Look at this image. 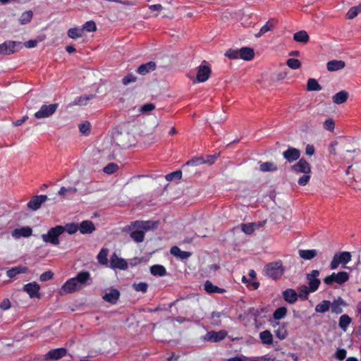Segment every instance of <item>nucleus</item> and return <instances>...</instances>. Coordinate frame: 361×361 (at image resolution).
Returning a JSON list of instances; mask_svg holds the SVG:
<instances>
[{
  "instance_id": "20",
  "label": "nucleus",
  "mask_w": 361,
  "mask_h": 361,
  "mask_svg": "<svg viewBox=\"0 0 361 361\" xmlns=\"http://www.w3.org/2000/svg\"><path fill=\"white\" fill-rule=\"evenodd\" d=\"M227 336V332L224 330L219 331H209L205 336V339L212 342H219L224 340Z\"/></svg>"
},
{
  "instance_id": "53",
  "label": "nucleus",
  "mask_w": 361,
  "mask_h": 361,
  "mask_svg": "<svg viewBox=\"0 0 361 361\" xmlns=\"http://www.w3.org/2000/svg\"><path fill=\"white\" fill-rule=\"evenodd\" d=\"M133 289L137 292L146 293L148 288V284L146 282L135 283L133 285Z\"/></svg>"
},
{
  "instance_id": "35",
  "label": "nucleus",
  "mask_w": 361,
  "mask_h": 361,
  "mask_svg": "<svg viewBox=\"0 0 361 361\" xmlns=\"http://www.w3.org/2000/svg\"><path fill=\"white\" fill-rule=\"evenodd\" d=\"M259 338L263 344L270 345L273 343V336L269 330L260 332Z\"/></svg>"
},
{
  "instance_id": "41",
  "label": "nucleus",
  "mask_w": 361,
  "mask_h": 361,
  "mask_svg": "<svg viewBox=\"0 0 361 361\" xmlns=\"http://www.w3.org/2000/svg\"><path fill=\"white\" fill-rule=\"evenodd\" d=\"M360 13H361V3L356 6L351 7L346 13L348 19L355 18Z\"/></svg>"
},
{
  "instance_id": "38",
  "label": "nucleus",
  "mask_w": 361,
  "mask_h": 361,
  "mask_svg": "<svg viewBox=\"0 0 361 361\" xmlns=\"http://www.w3.org/2000/svg\"><path fill=\"white\" fill-rule=\"evenodd\" d=\"M343 304V300L339 298L337 300H334L332 303H331L330 307L331 312L336 314H341L343 312V309L341 308V305Z\"/></svg>"
},
{
  "instance_id": "62",
  "label": "nucleus",
  "mask_w": 361,
  "mask_h": 361,
  "mask_svg": "<svg viewBox=\"0 0 361 361\" xmlns=\"http://www.w3.org/2000/svg\"><path fill=\"white\" fill-rule=\"evenodd\" d=\"M324 127L325 128V129L329 131H333L335 127V123L334 120L332 118L326 119L324 123Z\"/></svg>"
},
{
  "instance_id": "32",
  "label": "nucleus",
  "mask_w": 361,
  "mask_h": 361,
  "mask_svg": "<svg viewBox=\"0 0 361 361\" xmlns=\"http://www.w3.org/2000/svg\"><path fill=\"white\" fill-rule=\"evenodd\" d=\"M94 97H95L94 94H89V95L80 96V97H78L75 98V100L73 101V102L72 104H70L69 106H73V105H79V106L86 105L90 100L94 99Z\"/></svg>"
},
{
  "instance_id": "10",
  "label": "nucleus",
  "mask_w": 361,
  "mask_h": 361,
  "mask_svg": "<svg viewBox=\"0 0 361 361\" xmlns=\"http://www.w3.org/2000/svg\"><path fill=\"white\" fill-rule=\"evenodd\" d=\"M21 42L16 41H6L0 45V55H11L18 51L17 47L20 46Z\"/></svg>"
},
{
  "instance_id": "54",
  "label": "nucleus",
  "mask_w": 361,
  "mask_h": 361,
  "mask_svg": "<svg viewBox=\"0 0 361 361\" xmlns=\"http://www.w3.org/2000/svg\"><path fill=\"white\" fill-rule=\"evenodd\" d=\"M108 250H100L99 253L97 255L98 261L102 264H106L108 262Z\"/></svg>"
},
{
  "instance_id": "30",
  "label": "nucleus",
  "mask_w": 361,
  "mask_h": 361,
  "mask_svg": "<svg viewBox=\"0 0 361 361\" xmlns=\"http://www.w3.org/2000/svg\"><path fill=\"white\" fill-rule=\"evenodd\" d=\"M204 290L208 293H224L226 292V290L221 288H219L215 285H214L210 281L207 280L204 283Z\"/></svg>"
},
{
  "instance_id": "45",
  "label": "nucleus",
  "mask_w": 361,
  "mask_h": 361,
  "mask_svg": "<svg viewBox=\"0 0 361 361\" xmlns=\"http://www.w3.org/2000/svg\"><path fill=\"white\" fill-rule=\"evenodd\" d=\"M33 13L32 11H27L23 12L20 18L19 22L21 25H25L30 23L32 18Z\"/></svg>"
},
{
  "instance_id": "23",
  "label": "nucleus",
  "mask_w": 361,
  "mask_h": 361,
  "mask_svg": "<svg viewBox=\"0 0 361 361\" xmlns=\"http://www.w3.org/2000/svg\"><path fill=\"white\" fill-rule=\"evenodd\" d=\"M32 229L29 226H24L20 228H16L12 231V236L16 238L20 237H29L32 235Z\"/></svg>"
},
{
  "instance_id": "56",
  "label": "nucleus",
  "mask_w": 361,
  "mask_h": 361,
  "mask_svg": "<svg viewBox=\"0 0 361 361\" xmlns=\"http://www.w3.org/2000/svg\"><path fill=\"white\" fill-rule=\"evenodd\" d=\"M137 78L133 73H128L122 79V83L123 85H128L130 83L136 82Z\"/></svg>"
},
{
  "instance_id": "46",
  "label": "nucleus",
  "mask_w": 361,
  "mask_h": 361,
  "mask_svg": "<svg viewBox=\"0 0 361 361\" xmlns=\"http://www.w3.org/2000/svg\"><path fill=\"white\" fill-rule=\"evenodd\" d=\"M351 322V318L348 314H343L339 319V326L343 331H346L347 327Z\"/></svg>"
},
{
  "instance_id": "21",
  "label": "nucleus",
  "mask_w": 361,
  "mask_h": 361,
  "mask_svg": "<svg viewBox=\"0 0 361 361\" xmlns=\"http://www.w3.org/2000/svg\"><path fill=\"white\" fill-rule=\"evenodd\" d=\"M283 300L289 304H294L298 298V295L295 290L287 288L282 292Z\"/></svg>"
},
{
  "instance_id": "24",
  "label": "nucleus",
  "mask_w": 361,
  "mask_h": 361,
  "mask_svg": "<svg viewBox=\"0 0 361 361\" xmlns=\"http://www.w3.org/2000/svg\"><path fill=\"white\" fill-rule=\"evenodd\" d=\"M155 68L156 63L154 61H149L148 63L140 65L137 68V72L140 75H145L149 73V72L155 70Z\"/></svg>"
},
{
  "instance_id": "52",
  "label": "nucleus",
  "mask_w": 361,
  "mask_h": 361,
  "mask_svg": "<svg viewBox=\"0 0 361 361\" xmlns=\"http://www.w3.org/2000/svg\"><path fill=\"white\" fill-rule=\"evenodd\" d=\"M77 192V188L74 187L65 188L61 187L59 191V195L61 196H66L68 194L75 195Z\"/></svg>"
},
{
  "instance_id": "57",
  "label": "nucleus",
  "mask_w": 361,
  "mask_h": 361,
  "mask_svg": "<svg viewBox=\"0 0 361 361\" xmlns=\"http://www.w3.org/2000/svg\"><path fill=\"white\" fill-rule=\"evenodd\" d=\"M225 56L231 59H237L240 58L239 49H229L226 51Z\"/></svg>"
},
{
  "instance_id": "42",
  "label": "nucleus",
  "mask_w": 361,
  "mask_h": 361,
  "mask_svg": "<svg viewBox=\"0 0 361 361\" xmlns=\"http://www.w3.org/2000/svg\"><path fill=\"white\" fill-rule=\"evenodd\" d=\"M330 301L323 300L316 306L315 311L319 313H324L330 309Z\"/></svg>"
},
{
  "instance_id": "15",
  "label": "nucleus",
  "mask_w": 361,
  "mask_h": 361,
  "mask_svg": "<svg viewBox=\"0 0 361 361\" xmlns=\"http://www.w3.org/2000/svg\"><path fill=\"white\" fill-rule=\"evenodd\" d=\"M48 197L45 195L33 196L27 202V207L32 211H36L40 208L42 204L47 200Z\"/></svg>"
},
{
  "instance_id": "14",
  "label": "nucleus",
  "mask_w": 361,
  "mask_h": 361,
  "mask_svg": "<svg viewBox=\"0 0 361 361\" xmlns=\"http://www.w3.org/2000/svg\"><path fill=\"white\" fill-rule=\"evenodd\" d=\"M66 353L67 350L65 348L52 349L45 354L44 359L46 360H58L66 356Z\"/></svg>"
},
{
  "instance_id": "6",
  "label": "nucleus",
  "mask_w": 361,
  "mask_h": 361,
  "mask_svg": "<svg viewBox=\"0 0 361 361\" xmlns=\"http://www.w3.org/2000/svg\"><path fill=\"white\" fill-rule=\"evenodd\" d=\"M265 224V221L252 222L247 224H241L240 226L235 227L233 228L234 233H239L243 231L247 235H250L253 232L262 227Z\"/></svg>"
},
{
  "instance_id": "44",
  "label": "nucleus",
  "mask_w": 361,
  "mask_h": 361,
  "mask_svg": "<svg viewBox=\"0 0 361 361\" xmlns=\"http://www.w3.org/2000/svg\"><path fill=\"white\" fill-rule=\"evenodd\" d=\"M287 308L286 307H280L277 308L273 313L274 320H280L283 319L287 314Z\"/></svg>"
},
{
  "instance_id": "28",
  "label": "nucleus",
  "mask_w": 361,
  "mask_h": 361,
  "mask_svg": "<svg viewBox=\"0 0 361 361\" xmlns=\"http://www.w3.org/2000/svg\"><path fill=\"white\" fill-rule=\"evenodd\" d=\"M327 69L329 71H336L343 68L345 66V63L341 60H332L327 63Z\"/></svg>"
},
{
  "instance_id": "43",
  "label": "nucleus",
  "mask_w": 361,
  "mask_h": 361,
  "mask_svg": "<svg viewBox=\"0 0 361 361\" xmlns=\"http://www.w3.org/2000/svg\"><path fill=\"white\" fill-rule=\"evenodd\" d=\"M83 34V29L78 27L70 28L68 30V36L71 39L81 37Z\"/></svg>"
},
{
  "instance_id": "22",
  "label": "nucleus",
  "mask_w": 361,
  "mask_h": 361,
  "mask_svg": "<svg viewBox=\"0 0 361 361\" xmlns=\"http://www.w3.org/2000/svg\"><path fill=\"white\" fill-rule=\"evenodd\" d=\"M78 227L82 234H90L96 229L93 222L90 220L82 221L80 224H78Z\"/></svg>"
},
{
  "instance_id": "58",
  "label": "nucleus",
  "mask_w": 361,
  "mask_h": 361,
  "mask_svg": "<svg viewBox=\"0 0 361 361\" xmlns=\"http://www.w3.org/2000/svg\"><path fill=\"white\" fill-rule=\"evenodd\" d=\"M82 29H83V31L86 30L87 32H94L97 30V26L94 21L90 20V21L86 22L84 24Z\"/></svg>"
},
{
  "instance_id": "36",
  "label": "nucleus",
  "mask_w": 361,
  "mask_h": 361,
  "mask_svg": "<svg viewBox=\"0 0 361 361\" xmlns=\"http://www.w3.org/2000/svg\"><path fill=\"white\" fill-rule=\"evenodd\" d=\"M171 254L176 258L183 260L191 256L192 253L182 250H170Z\"/></svg>"
},
{
  "instance_id": "34",
  "label": "nucleus",
  "mask_w": 361,
  "mask_h": 361,
  "mask_svg": "<svg viewBox=\"0 0 361 361\" xmlns=\"http://www.w3.org/2000/svg\"><path fill=\"white\" fill-rule=\"evenodd\" d=\"M150 273L153 276H164L166 274V269L162 265L155 264L150 267Z\"/></svg>"
},
{
  "instance_id": "1",
  "label": "nucleus",
  "mask_w": 361,
  "mask_h": 361,
  "mask_svg": "<svg viewBox=\"0 0 361 361\" xmlns=\"http://www.w3.org/2000/svg\"><path fill=\"white\" fill-rule=\"evenodd\" d=\"M92 282L91 274L87 271H81L63 285L62 288L66 293H72L90 286Z\"/></svg>"
},
{
  "instance_id": "31",
  "label": "nucleus",
  "mask_w": 361,
  "mask_h": 361,
  "mask_svg": "<svg viewBox=\"0 0 361 361\" xmlns=\"http://www.w3.org/2000/svg\"><path fill=\"white\" fill-rule=\"evenodd\" d=\"M277 23V20L275 19H271L267 22V23L262 26L258 33L255 35L256 37H260L262 35L267 32L271 30Z\"/></svg>"
},
{
  "instance_id": "27",
  "label": "nucleus",
  "mask_w": 361,
  "mask_h": 361,
  "mask_svg": "<svg viewBox=\"0 0 361 361\" xmlns=\"http://www.w3.org/2000/svg\"><path fill=\"white\" fill-rule=\"evenodd\" d=\"M349 97V94L345 90H341L334 94L332 97L333 102L336 104L345 103Z\"/></svg>"
},
{
  "instance_id": "50",
  "label": "nucleus",
  "mask_w": 361,
  "mask_h": 361,
  "mask_svg": "<svg viewBox=\"0 0 361 361\" xmlns=\"http://www.w3.org/2000/svg\"><path fill=\"white\" fill-rule=\"evenodd\" d=\"M118 170V164L115 163H109L103 169V171L106 174H113Z\"/></svg>"
},
{
  "instance_id": "19",
  "label": "nucleus",
  "mask_w": 361,
  "mask_h": 361,
  "mask_svg": "<svg viewBox=\"0 0 361 361\" xmlns=\"http://www.w3.org/2000/svg\"><path fill=\"white\" fill-rule=\"evenodd\" d=\"M39 286L36 282L29 283L23 286V290L26 292L31 298H39Z\"/></svg>"
},
{
  "instance_id": "64",
  "label": "nucleus",
  "mask_w": 361,
  "mask_h": 361,
  "mask_svg": "<svg viewBox=\"0 0 361 361\" xmlns=\"http://www.w3.org/2000/svg\"><path fill=\"white\" fill-rule=\"evenodd\" d=\"M346 354L347 352L345 349H338L335 353V357L339 360H343L345 358Z\"/></svg>"
},
{
  "instance_id": "9",
  "label": "nucleus",
  "mask_w": 361,
  "mask_h": 361,
  "mask_svg": "<svg viewBox=\"0 0 361 361\" xmlns=\"http://www.w3.org/2000/svg\"><path fill=\"white\" fill-rule=\"evenodd\" d=\"M59 104H51L49 105H42L39 110L35 114V117L37 119L47 118L53 115L56 111Z\"/></svg>"
},
{
  "instance_id": "40",
  "label": "nucleus",
  "mask_w": 361,
  "mask_h": 361,
  "mask_svg": "<svg viewBox=\"0 0 361 361\" xmlns=\"http://www.w3.org/2000/svg\"><path fill=\"white\" fill-rule=\"evenodd\" d=\"M135 230L133 231L130 233V237L132 239L137 242L140 243L144 240V236L145 234L143 233L142 231L139 228H134Z\"/></svg>"
},
{
  "instance_id": "5",
  "label": "nucleus",
  "mask_w": 361,
  "mask_h": 361,
  "mask_svg": "<svg viewBox=\"0 0 361 361\" xmlns=\"http://www.w3.org/2000/svg\"><path fill=\"white\" fill-rule=\"evenodd\" d=\"M160 222L159 221H135L130 223L129 229L139 228L145 233L156 230Z\"/></svg>"
},
{
  "instance_id": "12",
  "label": "nucleus",
  "mask_w": 361,
  "mask_h": 361,
  "mask_svg": "<svg viewBox=\"0 0 361 361\" xmlns=\"http://www.w3.org/2000/svg\"><path fill=\"white\" fill-rule=\"evenodd\" d=\"M291 170L295 173L307 174L311 173V166L307 160L302 158L296 164L291 166Z\"/></svg>"
},
{
  "instance_id": "26",
  "label": "nucleus",
  "mask_w": 361,
  "mask_h": 361,
  "mask_svg": "<svg viewBox=\"0 0 361 361\" xmlns=\"http://www.w3.org/2000/svg\"><path fill=\"white\" fill-rule=\"evenodd\" d=\"M120 296V292L117 289H112L109 293H106L103 299L111 304H116Z\"/></svg>"
},
{
  "instance_id": "25",
  "label": "nucleus",
  "mask_w": 361,
  "mask_h": 361,
  "mask_svg": "<svg viewBox=\"0 0 361 361\" xmlns=\"http://www.w3.org/2000/svg\"><path fill=\"white\" fill-rule=\"evenodd\" d=\"M240 59L245 61H250L255 56V51L252 48L250 47H242L239 49Z\"/></svg>"
},
{
  "instance_id": "2",
  "label": "nucleus",
  "mask_w": 361,
  "mask_h": 361,
  "mask_svg": "<svg viewBox=\"0 0 361 361\" xmlns=\"http://www.w3.org/2000/svg\"><path fill=\"white\" fill-rule=\"evenodd\" d=\"M112 139L116 145L121 148L126 149L133 144L135 137L133 135L126 129L116 128L113 133Z\"/></svg>"
},
{
  "instance_id": "60",
  "label": "nucleus",
  "mask_w": 361,
  "mask_h": 361,
  "mask_svg": "<svg viewBox=\"0 0 361 361\" xmlns=\"http://www.w3.org/2000/svg\"><path fill=\"white\" fill-rule=\"evenodd\" d=\"M155 109V106L152 103H147L141 106L140 111L142 114H146L152 111Z\"/></svg>"
},
{
  "instance_id": "4",
  "label": "nucleus",
  "mask_w": 361,
  "mask_h": 361,
  "mask_svg": "<svg viewBox=\"0 0 361 361\" xmlns=\"http://www.w3.org/2000/svg\"><path fill=\"white\" fill-rule=\"evenodd\" d=\"M64 233L63 226H56L51 228L47 234H43L42 238L44 242L49 243L53 245H59V236Z\"/></svg>"
},
{
  "instance_id": "13",
  "label": "nucleus",
  "mask_w": 361,
  "mask_h": 361,
  "mask_svg": "<svg viewBox=\"0 0 361 361\" xmlns=\"http://www.w3.org/2000/svg\"><path fill=\"white\" fill-rule=\"evenodd\" d=\"M319 275V271L318 270H312L310 274L307 275V279L308 280L309 288L311 292H315L319 285L320 280L317 278Z\"/></svg>"
},
{
  "instance_id": "17",
  "label": "nucleus",
  "mask_w": 361,
  "mask_h": 361,
  "mask_svg": "<svg viewBox=\"0 0 361 361\" xmlns=\"http://www.w3.org/2000/svg\"><path fill=\"white\" fill-rule=\"evenodd\" d=\"M300 154V151L293 147H288V148L283 152V158L289 163L299 159Z\"/></svg>"
},
{
  "instance_id": "61",
  "label": "nucleus",
  "mask_w": 361,
  "mask_h": 361,
  "mask_svg": "<svg viewBox=\"0 0 361 361\" xmlns=\"http://www.w3.org/2000/svg\"><path fill=\"white\" fill-rule=\"evenodd\" d=\"M54 276V273L49 270V271H47L44 273H42L40 276H39V280L41 281H49V280H51Z\"/></svg>"
},
{
  "instance_id": "29",
  "label": "nucleus",
  "mask_w": 361,
  "mask_h": 361,
  "mask_svg": "<svg viewBox=\"0 0 361 361\" xmlns=\"http://www.w3.org/2000/svg\"><path fill=\"white\" fill-rule=\"evenodd\" d=\"M27 271L28 268L27 267L18 266L8 269L6 271V275L8 277L12 279L19 274H24Z\"/></svg>"
},
{
  "instance_id": "8",
  "label": "nucleus",
  "mask_w": 361,
  "mask_h": 361,
  "mask_svg": "<svg viewBox=\"0 0 361 361\" xmlns=\"http://www.w3.org/2000/svg\"><path fill=\"white\" fill-rule=\"evenodd\" d=\"M351 260V255L348 252L336 253L330 264L331 269H336L341 264H346Z\"/></svg>"
},
{
  "instance_id": "33",
  "label": "nucleus",
  "mask_w": 361,
  "mask_h": 361,
  "mask_svg": "<svg viewBox=\"0 0 361 361\" xmlns=\"http://www.w3.org/2000/svg\"><path fill=\"white\" fill-rule=\"evenodd\" d=\"M293 39L297 42L307 43L310 40V37L305 30H300L293 35Z\"/></svg>"
},
{
  "instance_id": "16",
  "label": "nucleus",
  "mask_w": 361,
  "mask_h": 361,
  "mask_svg": "<svg viewBox=\"0 0 361 361\" xmlns=\"http://www.w3.org/2000/svg\"><path fill=\"white\" fill-rule=\"evenodd\" d=\"M272 326L274 328V334L279 339L283 340L288 336L286 322L280 323L277 322Z\"/></svg>"
},
{
  "instance_id": "48",
  "label": "nucleus",
  "mask_w": 361,
  "mask_h": 361,
  "mask_svg": "<svg viewBox=\"0 0 361 361\" xmlns=\"http://www.w3.org/2000/svg\"><path fill=\"white\" fill-rule=\"evenodd\" d=\"M298 291V298L303 300H307L308 298V295L311 292V290H310V288L305 285L299 287Z\"/></svg>"
},
{
  "instance_id": "59",
  "label": "nucleus",
  "mask_w": 361,
  "mask_h": 361,
  "mask_svg": "<svg viewBox=\"0 0 361 361\" xmlns=\"http://www.w3.org/2000/svg\"><path fill=\"white\" fill-rule=\"evenodd\" d=\"M90 123L88 121H85L79 124L80 132L82 134H87L90 132Z\"/></svg>"
},
{
  "instance_id": "63",
  "label": "nucleus",
  "mask_w": 361,
  "mask_h": 361,
  "mask_svg": "<svg viewBox=\"0 0 361 361\" xmlns=\"http://www.w3.org/2000/svg\"><path fill=\"white\" fill-rule=\"evenodd\" d=\"M310 180V173L304 174L302 177L298 179V184L301 186L306 185Z\"/></svg>"
},
{
  "instance_id": "3",
  "label": "nucleus",
  "mask_w": 361,
  "mask_h": 361,
  "mask_svg": "<svg viewBox=\"0 0 361 361\" xmlns=\"http://www.w3.org/2000/svg\"><path fill=\"white\" fill-rule=\"evenodd\" d=\"M264 271L267 277L276 281L283 276L284 267L281 261L272 262L265 265Z\"/></svg>"
},
{
  "instance_id": "18",
  "label": "nucleus",
  "mask_w": 361,
  "mask_h": 361,
  "mask_svg": "<svg viewBox=\"0 0 361 361\" xmlns=\"http://www.w3.org/2000/svg\"><path fill=\"white\" fill-rule=\"evenodd\" d=\"M109 263L110 267L112 269L126 270L128 268L127 262L122 258H118L115 253L111 255Z\"/></svg>"
},
{
  "instance_id": "39",
  "label": "nucleus",
  "mask_w": 361,
  "mask_h": 361,
  "mask_svg": "<svg viewBox=\"0 0 361 361\" xmlns=\"http://www.w3.org/2000/svg\"><path fill=\"white\" fill-rule=\"evenodd\" d=\"M322 89V86L318 83L317 80L314 78H310L307 83V91H319Z\"/></svg>"
},
{
  "instance_id": "7",
  "label": "nucleus",
  "mask_w": 361,
  "mask_h": 361,
  "mask_svg": "<svg viewBox=\"0 0 361 361\" xmlns=\"http://www.w3.org/2000/svg\"><path fill=\"white\" fill-rule=\"evenodd\" d=\"M349 280V274L346 271H340L337 274L333 273L324 279V282L327 285H331L334 282L338 284H343Z\"/></svg>"
},
{
  "instance_id": "49",
  "label": "nucleus",
  "mask_w": 361,
  "mask_h": 361,
  "mask_svg": "<svg viewBox=\"0 0 361 361\" xmlns=\"http://www.w3.org/2000/svg\"><path fill=\"white\" fill-rule=\"evenodd\" d=\"M64 233L66 231L69 234H74L78 231H79L78 224L77 223H71L66 224L64 226Z\"/></svg>"
},
{
  "instance_id": "47",
  "label": "nucleus",
  "mask_w": 361,
  "mask_h": 361,
  "mask_svg": "<svg viewBox=\"0 0 361 361\" xmlns=\"http://www.w3.org/2000/svg\"><path fill=\"white\" fill-rule=\"evenodd\" d=\"M259 169L263 172L276 171L277 166L274 163L267 161L261 164Z\"/></svg>"
},
{
  "instance_id": "51",
  "label": "nucleus",
  "mask_w": 361,
  "mask_h": 361,
  "mask_svg": "<svg viewBox=\"0 0 361 361\" xmlns=\"http://www.w3.org/2000/svg\"><path fill=\"white\" fill-rule=\"evenodd\" d=\"M286 64L290 68L294 70L298 69L301 67V62L298 59L294 58L288 59Z\"/></svg>"
},
{
  "instance_id": "55",
  "label": "nucleus",
  "mask_w": 361,
  "mask_h": 361,
  "mask_svg": "<svg viewBox=\"0 0 361 361\" xmlns=\"http://www.w3.org/2000/svg\"><path fill=\"white\" fill-rule=\"evenodd\" d=\"M182 177V172L181 171H176L171 173L167 174L165 178L166 180L168 181H172L175 179L180 180Z\"/></svg>"
},
{
  "instance_id": "37",
  "label": "nucleus",
  "mask_w": 361,
  "mask_h": 361,
  "mask_svg": "<svg viewBox=\"0 0 361 361\" xmlns=\"http://www.w3.org/2000/svg\"><path fill=\"white\" fill-rule=\"evenodd\" d=\"M300 257L304 259H313L317 255L316 250H299Z\"/></svg>"
},
{
  "instance_id": "11",
  "label": "nucleus",
  "mask_w": 361,
  "mask_h": 361,
  "mask_svg": "<svg viewBox=\"0 0 361 361\" xmlns=\"http://www.w3.org/2000/svg\"><path fill=\"white\" fill-rule=\"evenodd\" d=\"M212 73L210 66L204 61L197 68V80L199 82L207 81Z\"/></svg>"
}]
</instances>
